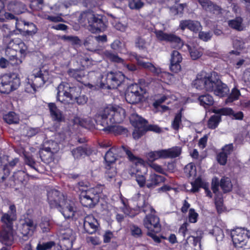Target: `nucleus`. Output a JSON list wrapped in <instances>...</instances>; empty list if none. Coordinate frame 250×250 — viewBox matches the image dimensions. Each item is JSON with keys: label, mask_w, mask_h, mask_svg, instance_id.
Masks as SVG:
<instances>
[{"label": "nucleus", "mask_w": 250, "mask_h": 250, "mask_svg": "<svg viewBox=\"0 0 250 250\" xmlns=\"http://www.w3.org/2000/svg\"><path fill=\"white\" fill-rule=\"evenodd\" d=\"M217 115H214L210 117L208 123V127L210 129H215L219 125L221 121V115L217 114Z\"/></svg>", "instance_id": "obj_43"}, {"label": "nucleus", "mask_w": 250, "mask_h": 250, "mask_svg": "<svg viewBox=\"0 0 250 250\" xmlns=\"http://www.w3.org/2000/svg\"><path fill=\"white\" fill-rule=\"evenodd\" d=\"M185 46L188 50L192 60H196L199 58L203 54L202 49L198 45L186 44Z\"/></svg>", "instance_id": "obj_34"}, {"label": "nucleus", "mask_w": 250, "mask_h": 250, "mask_svg": "<svg viewBox=\"0 0 250 250\" xmlns=\"http://www.w3.org/2000/svg\"><path fill=\"white\" fill-rule=\"evenodd\" d=\"M51 225V223L50 219L47 217H45L42 219L40 223V227L43 232H46L50 229Z\"/></svg>", "instance_id": "obj_55"}, {"label": "nucleus", "mask_w": 250, "mask_h": 250, "mask_svg": "<svg viewBox=\"0 0 250 250\" xmlns=\"http://www.w3.org/2000/svg\"><path fill=\"white\" fill-rule=\"evenodd\" d=\"M147 157L149 161H153L160 158H164L163 149L151 151L147 153Z\"/></svg>", "instance_id": "obj_45"}, {"label": "nucleus", "mask_w": 250, "mask_h": 250, "mask_svg": "<svg viewBox=\"0 0 250 250\" xmlns=\"http://www.w3.org/2000/svg\"><path fill=\"white\" fill-rule=\"evenodd\" d=\"M79 20L80 24L86 26L93 33L103 31L106 28L101 17L95 14L92 11L83 12L81 14Z\"/></svg>", "instance_id": "obj_7"}, {"label": "nucleus", "mask_w": 250, "mask_h": 250, "mask_svg": "<svg viewBox=\"0 0 250 250\" xmlns=\"http://www.w3.org/2000/svg\"><path fill=\"white\" fill-rule=\"evenodd\" d=\"M10 173L8 166L6 165L3 167H0V182H2Z\"/></svg>", "instance_id": "obj_60"}, {"label": "nucleus", "mask_w": 250, "mask_h": 250, "mask_svg": "<svg viewBox=\"0 0 250 250\" xmlns=\"http://www.w3.org/2000/svg\"><path fill=\"white\" fill-rule=\"evenodd\" d=\"M155 33L159 40L169 42H171L173 47L180 48L183 46V42L180 38L173 34L165 33L161 30H156Z\"/></svg>", "instance_id": "obj_19"}, {"label": "nucleus", "mask_w": 250, "mask_h": 250, "mask_svg": "<svg viewBox=\"0 0 250 250\" xmlns=\"http://www.w3.org/2000/svg\"><path fill=\"white\" fill-rule=\"evenodd\" d=\"M59 149L57 143L53 141H48L44 143L43 147L39 152L40 156L42 161L48 163L52 159L53 154Z\"/></svg>", "instance_id": "obj_16"}, {"label": "nucleus", "mask_w": 250, "mask_h": 250, "mask_svg": "<svg viewBox=\"0 0 250 250\" xmlns=\"http://www.w3.org/2000/svg\"><path fill=\"white\" fill-rule=\"evenodd\" d=\"M112 24L117 30L122 32L125 31L127 28L126 24H123L117 20H115L114 21H112Z\"/></svg>", "instance_id": "obj_62"}, {"label": "nucleus", "mask_w": 250, "mask_h": 250, "mask_svg": "<svg viewBox=\"0 0 250 250\" xmlns=\"http://www.w3.org/2000/svg\"><path fill=\"white\" fill-rule=\"evenodd\" d=\"M121 149H122L125 153L128 159L131 162L135 164L136 166H138L139 165L141 166H143V160L142 159L135 156L128 146H122Z\"/></svg>", "instance_id": "obj_35"}, {"label": "nucleus", "mask_w": 250, "mask_h": 250, "mask_svg": "<svg viewBox=\"0 0 250 250\" xmlns=\"http://www.w3.org/2000/svg\"><path fill=\"white\" fill-rule=\"evenodd\" d=\"M6 8L8 11L13 12L16 14L22 13L26 10V7L24 4L18 2L16 0L9 1L6 6Z\"/></svg>", "instance_id": "obj_30"}, {"label": "nucleus", "mask_w": 250, "mask_h": 250, "mask_svg": "<svg viewBox=\"0 0 250 250\" xmlns=\"http://www.w3.org/2000/svg\"><path fill=\"white\" fill-rule=\"evenodd\" d=\"M69 76L74 78L78 81H80L81 79L85 75V72L83 70L70 69L68 71Z\"/></svg>", "instance_id": "obj_51"}, {"label": "nucleus", "mask_w": 250, "mask_h": 250, "mask_svg": "<svg viewBox=\"0 0 250 250\" xmlns=\"http://www.w3.org/2000/svg\"><path fill=\"white\" fill-rule=\"evenodd\" d=\"M145 208L146 209H143L145 212H150V214H147L144 219V225L147 230V235L151 237L155 243H160L161 239H166V237L157 235V233L161 230L159 218L155 214V210L150 205H146Z\"/></svg>", "instance_id": "obj_5"}, {"label": "nucleus", "mask_w": 250, "mask_h": 250, "mask_svg": "<svg viewBox=\"0 0 250 250\" xmlns=\"http://www.w3.org/2000/svg\"><path fill=\"white\" fill-rule=\"evenodd\" d=\"M74 124L79 125L87 129H91L94 127V121L90 117H75L73 119Z\"/></svg>", "instance_id": "obj_29"}, {"label": "nucleus", "mask_w": 250, "mask_h": 250, "mask_svg": "<svg viewBox=\"0 0 250 250\" xmlns=\"http://www.w3.org/2000/svg\"><path fill=\"white\" fill-rule=\"evenodd\" d=\"M230 235L234 246L241 248L246 245L250 238V232L245 228H237L231 231Z\"/></svg>", "instance_id": "obj_15"}, {"label": "nucleus", "mask_w": 250, "mask_h": 250, "mask_svg": "<svg viewBox=\"0 0 250 250\" xmlns=\"http://www.w3.org/2000/svg\"><path fill=\"white\" fill-rule=\"evenodd\" d=\"M184 173L188 177H194L196 174V167L193 163H189L184 168Z\"/></svg>", "instance_id": "obj_46"}, {"label": "nucleus", "mask_w": 250, "mask_h": 250, "mask_svg": "<svg viewBox=\"0 0 250 250\" xmlns=\"http://www.w3.org/2000/svg\"><path fill=\"white\" fill-rule=\"evenodd\" d=\"M4 120L8 124H17L19 122V117L14 112H10L3 116Z\"/></svg>", "instance_id": "obj_44"}, {"label": "nucleus", "mask_w": 250, "mask_h": 250, "mask_svg": "<svg viewBox=\"0 0 250 250\" xmlns=\"http://www.w3.org/2000/svg\"><path fill=\"white\" fill-rule=\"evenodd\" d=\"M104 54L105 57L111 61L122 63L124 66V69L125 70L131 72L137 70V66L135 64L125 63L124 61L122 58L119 57L117 55L108 51H106Z\"/></svg>", "instance_id": "obj_24"}, {"label": "nucleus", "mask_w": 250, "mask_h": 250, "mask_svg": "<svg viewBox=\"0 0 250 250\" xmlns=\"http://www.w3.org/2000/svg\"><path fill=\"white\" fill-rule=\"evenodd\" d=\"M119 148L113 147L105 154L104 160L106 163V176L109 178L114 177L116 174V169L113 166L114 163L117 159V152Z\"/></svg>", "instance_id": "obj_17"}, {"label": "nucleus", "mask_w": 250, "mask_h": 250, "mask_svg": "<svg viewBox=\"0 0 250 250\" xmlns=\"http://www.w3.org/2000/svg\"><path fill=\"white\" fill-rule=\"evenodd\" d=\"M124 46V44L122 43L119 40L115 41L111 45V48L115 50H117L120 52L121 53L126 54L127 55V59L129 60L131 52H128L126 51H124L122 47Z\"/></svg>", "instance_id": "obj_49"}, {"label": "nucleus", "mask_w": 250, "mask_h": 250, "mask_svg": "<svg viewBox=\"0 0 250 250\" xmlns=\"http://www.w3.org/2000/svg\"><path fill=\"white\" fill-rule=\"evenodd\" d=\"M149 45V42L141 37H138L135 41L136 46L140 50L146 49Z\"/></svg>", "instance_id": "obj_52"}, {"label": "nucleus", "mask_w": 250, "mask_h": 250, "mask_svg": "<svg viewBox=\"0 0 250 250\" xmlns=\"http://www.w3.org/2000/svg\"><path fill=\"white\" fill-rule=\"evenodd\" d=\"M198 100L201 105L207 108L214 103L213 97L209 94L203 95L199 97Z\"/></svg>", "instance_id": "obj_39"}, {"label": "nucleus", "mask_w": 250, "mask_h": 250, "mask_svg": "<svg viewBox=\"0 0 250 250\" xmlns=\"http://www.w3.org/2000/svg\"><path fill=\"white\" fill-rule=\"evenodd\" d=\"M146 90L140 85L134 83L129 85L125 93V99L130 104H138L142 101Z\"/></svg>", "instance_id": "obj_14"}, {"label": "nucleus", "mask_w": 250, "mask_h": 250, "mask_svg": "<svg viewBox=\"0 0 250 250\" xmlns=\"http://www.w3.org/2000/svg\"><path fill=\"white\" fill-rule=\"evenodd\" d=\"M130 174L131 176L135 175L136 180L140 187H144L146 183V178L143 175L135 173L134 172L130 171Z\"/></svg>", "instance_id": "obj_56"}, {"label": "nucleus", "mask_w": 250, "mask_h": 250, "mask_svg": "<svg viewBox=\"0 0 250 250\" xmlns=\"http://www.w3.org/2000/svg\"><path fill=\"white\" fill-rule=\"evenodd\" d=\"M228 23L230 27L238 31H242L245 29L242 23V19L240 17H237L235 19L229 21Z\"/></svg>", "instance_id": "obj_41"}, {"label": "nucleus", "mask_w": 250, "mask_h": 250, "mask_svg": "<svg viewBox=\"0 0 250 250\" xmlns=\"http://www.w3.org/2000/svg\"><path fill=\"white\" fill-rule=\"evenodd\" d=\"M31 1L30 7L33 10H38L41 9V5L43 3V0H30Z\"/></svg>", "instance_id": "obj_63"}, {"label": "nucleus", "mask_w": 250, "mask_h": 250, "mask_svg": "<svg viewBox=\"0 0 250 250\" xmlns=\"http://www.w3.org/2000/svg\"><path fill=\"white\" fill-rule=\"evenodd\" d=\"M144 5L141 0H130L128 2L129 7L132 10H139Z\"/></svg>", "instance_id": "obj_53"}, {"label": "nucleus", "mask_w": 250, "mask_h": 250, "mask_svg": "<svg viewBox=\"0 0 250 250\" xmlns=\"http://www.w3.org/2000/svg\"><path fill=\"white\" fill-rule=\"evenodd\" d=\"M201 7L207 12L219 15L222 14L223 10L219 6L214 4L210 0H197Z\"/></svg>", "instance_id": "obj_21"}, {"label": "nucleus", "mask_w": 250, "mask_h": 250, "mask_svg": "<svg viewBox=\"0 0 250 250\" xmlns=\"http://www.w3.org/2000/svg\"><path fill=\"white\" fill-rule=\"evenodd\" d=\"M200 236L190 235L187 237L183 245V250H200Z\"/></svg>", "instance_id": "obj_20"}, {"label": "nucleus", "mask_w": 250, "mask_h": 250, "mask_svg": "<svg viewBox=\"0 0 250 250\" xmlns=\"http://www.w3.org/2000/svg\"><path fill=\"white\" fill-rule=\"evenodd\" d=\"M102 188V186H99L86 189H81L79 198L81 204L88 208H94L99 201Z\"/></svg>", "instance_id": "obj_10"}, {"label": "nucleus", "mask_w": 250, "mask_h": 250, "mask_svg": "<svg viewBox=\"0 0 250 250\" xmlns=\"http://www.w3.org/2000/svg\"><path fill=\"white\" fill-rule=\"evenodd\" d=\"M3 44L6 46L5 55L7 59H0V66L6 68L9 65L18 66L22 62L27 53V46L19 38L10 39L8 36L3 38Z\"/></svg>", "instance_id": "obj_1"}, {"label": "nucleus", "mask_w": 250, "mask_h": 250, "mask_svg": "<svg viewBox=\"0 0 250 250\" xmlns=\"http://www.w3.org/2000/svg\"><path fill=\"white\" fill-rule=\"evenodd\" d=\"M182 61V57L180 53L173 51L171 54L170 70L174 73H178L181 69L180 62Z\"/></svg>", "instance_id": "obj_23"}, {"label": "nucleus", "mask_w": 250, "mask_h": 250, "mask_svg": "<svg viewBox=\"0 0 250 250\" xmlns=\"http://www.w3.org/2000/svg\"><path fill=\"white\" fill-rule=\"evenodd\" d=\"M213 113L215 114H218L222 115H229L231 116L235 119L241 120L243 118V113L241 111L234 113L232 109L230 108H217L213 107L212 109Z\"/></svg>", "instance_id": "obj_25"}, {"label": "nucleus", "mask_w": 250, "mask_h": 250, "mask_svg": "<svg viewBox=\"0 0 250 250\" xmlns=\"http://www.w3.org/2000/svg\"><path fill=\"white\" fill-rule=\"evenodd\" d=\"M102 129L104 131L108 133H112L115 135L125 133L127 132L126 128L116 124H106Z\"/></svg>", "instance_id": "obj_31"}, {"label": "nucleus", "mask_w": 250, "mask_h": 250, "mask_svg": "<svg viewBox=\"0 0 250 250\" xmlns=\"http://www.w3.org/2000/svg\"><path fill=\"white\" fill-rule=\"evenodd\" d=\"M198 216V214L194 209H189L188 217L189 222L191 223H195L197 222Z\"/></svg>", "instance_id": "obj_57"}, {"label": "nucleus", "mask_w": 250, "mask_h": 250, "mask_svg": "<svg viewBox=\"0 0 250 250\" xmlns=\"http://www.w3.org/2000/svg\"><path fill=\"white\" fill-rule=\"evenodd\" d=\"M240 95V92L236 88H233L229 97L226 99V103H231L234 101L237 100Z\"/></svg>", "instance_id": "obj_54"}, {"label": "nucleus", "mask_w": 250, "mask_h": 250, "mask_svg": "<svg viewBox=\"0 0 250 250\" xmlns=\"http://www.w3.org/2000/svg\"><path fill=\"white\" fill-rule=\"evenodd\" d=\"M20 84V80L15 74L5 75L0 79V92L9 93L17 89Z\"/></svg>", "instance_id": "obj_13"}, {"label": "nucleus", "mask_w": 250, "mask_h": 250, "mask_svg": "<svg viewBox=\"0 0 250 250\" xmlns=\"http://www.w3.org/2000/svg\"><path fill=\"white\" fill-rule=\"evenodd\" d=\"M165 179V178L163 176L155 174H151L146 182V187L148 188H154L158 185L159 183L164 182Z\"/></svg>", "instance_id": "obj_33"}, {"label": "nucleus", "mask_w": 250, "mask_h": 250, "mask_svg": "<svg viewBox=\"0 0 250 250\" xmlns=\"http://www.w3.org/2000/svg\"><path fill=\"white\" fill-rule=\"evenodd\" d=\"M182 109L180 110L179 112L175 115L171 123V126L172 128L175 130H178L181 124V118L182 116Z\"/></svg>", "instance_id": "obj_48"}, {"label": "nucleus", "mask_w": 250, "mask_h": 250, "mask_svg": "<svg viewBox=\"0 0 250 250\" xmlns=\"http://www.w3.org/2000/svg\"><path fill=\"white\" fill-rule=\"evenodd\" d=\"M76 239L75 233L72 229L67 228L61 232L60 245L62 250L71 249Z\"/></svg>", "instance_id": "obj_18"}, {"label": "nucleus", "mask_w": 250, "mask_h": 250, "mask_svg": "<svg viewBox=\"0 0 250 250\" xmlns=\"http://www.w3.org/2000/svg\"><path fill=\"white\" fill-rule=\"evenodd\" d=\"M35 228L33 222L31 220H29L23 224L21 230V233L24 236L32 235Z\"/></svg>", "instance_id": "obj_37"}, {"label": "nucleus", "mask_w": 250, "mask_h": 250, "mask_svg": "<svg viewBox=\"0 0 250 250\" xmlns=\"http://www.w3.org/2000/svg\"><path fill=\"white\" fill-rule=\"evenodd\" d=\"M99 226L98 221L93 215H88L84 218L83 226L87 233L92 234L95 232Z\"/></svg>", "instance_id": "obj_22"}, {"label": "nucleus", "mask_w": 250, "mask_h": 250, "mask_svg": "<svg viewBox=\"0 0 250 250\" xmlns=\"http://www.w3.org/2000/svg\"><path fill=\"white\" fill-rule=\"evenodd\" d=\"M192 188L190 191L192 192H197L200 188H203L206 189V188L208 187V184L204 180H203L200 177L196 178L194 182H191Z\"/></svg>", "instance_id": "obj_36"}, {"label": "nucleus", "mask_w": 250, "mask_h": 250, "mask_svg": "<svg viewBox=\"0 0 250 250\" xmlns=\"http://www.w3.org/2000/svg\"><path fill=\"white\" fill-rule=\"evenodd\" d=\"M24 161L25 163L30 167L36 170L35 167V162L33 160L32 157L27 155H24Z\"/></svg>", "instance_id": "obj_64"}, {"label": "nucleus", "mask_w": 250, "mask_h": 250, "mask_svg": "<svg viewBox=\"0 0 250 250\" xmlns=\"http://www.w3.org/2000/svg\"><path fill=\"white\" fill-rule=\"evenodd\" d=\"M57 99L64 104H73L75 98L81 93V89L79 86H72L65 82L61 83L57 88Z\"/></svg>", "instance_id": "obj_8"}, {"label": "nucleus", "mask_w": 250, "mask_h": 250, "mask_svg": "<svg viewBox=\"0 0 250 250\" xmlns=\"http://www.w3.org/2000/svg\"><path fill=\"white\" fill-rule=\"evenodd\" d=\"M146 131V126L143 127V128H135L132 134L134 139H138L145 133Z\"/></svg>", "instance_id": "obj_61"}, {"label": "nucleus", "mask_w": 250, "mask_h": 250, "mask_svg": "<svg viewBox=\"0 0 250 250\" xmlns=\"http://www.w3.org/2000/svg\"><path fill=\"white\" fill-rule=\"evenodd\" d=\"M220 186L225 192L230 191L232 187L229 178L225 177L221 179Z\"/></svg>", "instance_id": "obj_50"}, {"label": "nucleus", "mask_w": 250, "mask_h": 250, "mask_svg": "<svg viewBox=\"0 0 250 250\" xmlns=\"http://www.w3.org/2000/svg\"><path fill=\"white\" fill-rule=\"evenodd\" d=\"M47 200L51 208H57L65 218L74 216L76 208L74 202L67 199L57 190L51 189L48 191Z\"/></svg>", "instance_id": "obj_3"}, {"label": "nucleus", "mask_w": 250, "mask_h": 250, "mask_svg": "<svg viewBox=\"0 0 250 250\" xmlns=\"http://www.w3.org/2000/svg\"><path fill=\"white\" fill-rule=\"evenodd\" d=\"M168 99H170L172 100L175 101L176 100V97L175 95L167 94L166 95L163 96L160 99L155 101L153 103V105L156 108H158L161 104L165 102Z\"/></svg>", "instance_id": "obj_47"}, {"label": "nucleus", "mask_w": 250, "mask_h": 250, "mask_svg": "<svg viewBox=\"0 0 250 250\" xmlns=\"http://www.w3.org/2000/svg\"><path fill=\"white\" fill-rule=\"evenodd\" d=\"M179 27L182 30L188 28L193 32H197L201 29L199 22L192 20H184L180 21Z\"/></svg>", "instance_id": "obj_27"}, {"label": "nucleus", "mask_w": 250, "mask_h": 250, "mask_svg": "<svg viewBox=\"0 0 250 250\" xmlns=\"http://www.w3.org/2000/svg\"><path fill=\"white\" fill-rule=\"evenodd\" d=\"M192 85L198 89L213 92L215 95L220 97L226 96L229 91L228 86L219 79L215 72H200L193 81Z\"/></svg>", "instance_id": "obj_2"}, {"label": "nucleus", "mask_w": 250, "mask_h": 250, "mask_svg": "<svg viewBox=\"0 0 250 250\" xmlns=\"http://www.w3.org/2000/svg\"><path fill=\"white\" fill-rule=\"evenodd\" d=\"M50 115L53 120L61 122L64 120L62 112L59 109L54 103H49L48 105Z\"/></svg>", "instance_id": "obj_28"}, {"label": "nucleus", "mask_w": 250, "mask_h": 250, "mask_svg": "<svg viewBox=\"0 0 250 250\" xmlns=\"http://www.w3.org/2000/svg\"><path fill=\"white\" fill-rule=\"evenodd\" d=\"M129 55V60L132 61L133 59H135L139 66L159 77L161 81L166 83V79L170 78V75L169 73L162 71L161 68L154 65L150 62H146L142 60L135 53H130Z\"/></svg>", "instance_id": "obj_11"}, {"label": "nucleus", "mask_w": 250, "mask_h": 250, "mask_svg": "<svg viewBox=\"0 0 250 250\" xmlns=\"http://www.w3.org/2000/svg\"><path fill=\"white\" fill-rule=\"evenodd\" d=\"M233 151V145H226L222 149V151L217 156L218 162L221 165H225L227 161L228 156Z\"/></svg>", "instance_id": "obj_26"}, {"label": "nucleus", "mask_w": 250, "mask_h": 250, "mask_svg": "<svg viewBox=\"0 0 250 250\" xmlns=\"http://www.w3.org/2000/svg\"><path fill=\"white\" fill-rule=\"evenodd\" d=\"M125 75L120 71H112L102 77L101 87L112 89L117 88L124 81Z\"/></svg>", "instance_id": "obj_12"}, {"label": "nucleus", "mask_w": 250, "mask_h": 250, "mask_svg": "<svg viewBox=\"0 0 250 250\" xmlns=\"http://www.w3.org/2000/svg\"><path fill=\"white\" fill-rule=\"evenodd\" d=\"M49 78L47 71L42 72L40 69H34L25 80V90L28 93H34L36 89L42 86Z\"/></svg>", "instance_id": "obj_9"}, {"label": "nucleus", "mask_w": 250, "mask_h": 250, "mask_svg": "<svg viewBox=\"0 0 250 250\" xmlns=\"http://www.w3.org/2000/svg\"><path fill=\"white\" fill-rule=\"evenodd\" d=\"M125 117V111L122 107L109 105L98 114L96 115L95 122L102 126L106 124H117L123 121Z\"/></svg>", "instance_id": "obj_4"}, {"label": "nucleus", "mask_w": 250, "mask_h": 250, "mask_svg": "<svg viewBox=\"0 0 250 250\" xmlns=\"http://www.w3.org/2000/svg\"><path fill=\"white\" fill-rule=\"evenodd\" d=\"M16 219V207L14 205H10L9 210L1 217L3 223L2 230L0 231V242L6 246L12 244L14 240L13 223Z\"/></svg>", "instance_id": "obj_6"}, {"label": "nucleus", "mask_w": 250, "mask_h": 250, "mask_svg": "<svg viewBox=\"0 0 250 250\" xmlns=\"http://www.w3.org/2000/svg\"><path fill=\"white\" fill-rule=\"evenodd\" d=\"M72 154L75 159H79L82 157L88 155L89 153L86 147H78L72 151Z\"/></svg>", "instance_id": "obj_42"}, {"label": "nucleus", "mask_w": 250, "mask_h": 250, "mask_svg": "<svg viewBox=\"0 0 250 250\" xmlns=\"http://www.w3.org/2000/svg\"><path fill=\"white\" fill-rule=\"evenodd\" d=\"M163 150L164 158H175L179 156L181 153V149L178 146L163 149Z\"/></svg>", "instance_id": "obj_38"}, {"label": "nucleus", "mask_w": 250, "mask_h": 250, "mask_svg": "<svg viewBox=\"0 0 250 250\" xmlns=\"http://www.w3.org/2000/svg\"><path fill=\"white\" fill-rule=\"evenodd\" d=\"M131 124L135 128H143L146 125L147 121L135 113H131L129 116Z\"/></svg>", "instance_id": "obj_32"}, {"label": "nucleus", "mask_w": 250, "mask_h": 250, "mask_svg": "<svg viewBox=\"0 0 250 250\" xmlns=\"http://www.w3.org/2000/svg\"><path fill=\"white\" fill-rule=\"evenodd\" d=\"M233 46L235 50L229 52V55H239L244 49V43L240 40H235L233 41Z\"/></svg>", "instance_id": "obj_40"}, {"label": "nucleus", "mask_w": 250, "mask_h": 250, "mask_svg": "<svg viewBox=\"0 0 250 250\" xmlns=\"http://www.w3.org/2000/svg\"><path fill=\"white\" fill-rule=\"evenodd\" d=\"M55 243L53 241H49L42 244H39L37 247V250H47L54 246Z\"/></svg>", "instance_id": "obj_59"}, {"label": "nucleus", "mask_w": 250, "mask_h": 250, "mask_svg": "<svg viewBox=\"0 0 250 250\" xmlns=\"http://www.w3.org/2000/svg\"><path fill=\"white\" fill-rule=\"evenodd\" d=\"M215 204L218 212H221L223 210V204L222 195H217L215 197Z\"/></svg>", "instance_id": "obj_58"}]
</instances>
